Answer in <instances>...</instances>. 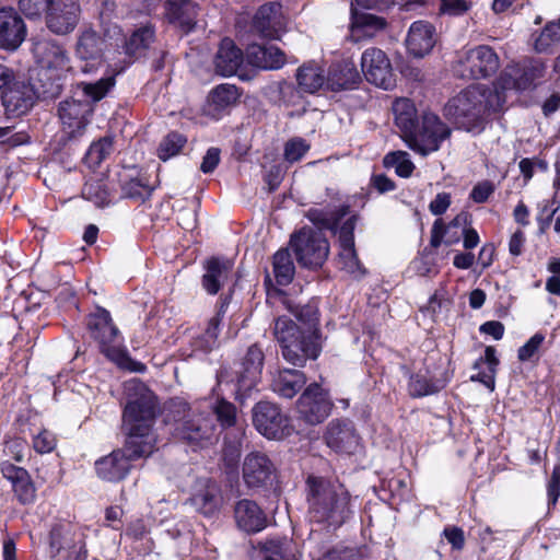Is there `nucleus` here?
Here are the masks:
<instances>
[{
    "label": "nucleus",
    "instance_id": "c756f323",
    "mask_svg": "<svg viewBox=\"0 0 560 560\" xmlns=\"http://www.w3.org/2000/svg\"><path fill=\"white\" fill-rule=\"evenodd\" d=\"M203 268L202 288L208 294L214 295L229 280L233 270V261L229 258L213 256L203 262Z\"/></svg>",
    "mask_w": 560,
    "mask_h": 560
},
{
    "label": "nucleus",
    "instance_id": "dca6fc26",
    "mask_svg": "<svg viewBox=\"0 0 560 560\" xmlns=\"http://www.w3.org/2000/svg\"><path fill=\"white\" fill-rule=\"evenodd\" d=\"M361 68L365 79L384 90L395 84L393 68L386 54L380 48H369L361 57Z\"/></svg>",
    "mask_w": 560,
    "mask_h": 560
},
{
    "label": "nucleus",
    "instance_id": "f03ea898",
    "mask_svg": "<svg viewBox=\"0 0 560 560\" xmlns=\"http://www.w3.org/2000/svg\"><path fill=\"white\" fill-rule=\"evenodd\" d=\"M305 486L313 522L339 528L353 514L351 494L339 479L310 475Z\"/></svg>",
    "mask_w": 560,
    "mask_h": 560
},
{
    "label": "nucleus",
    "instance_id": "7c9ffc66",
    "mask_svg": "<svg viewBox=\"0 0 560 560\" xmlns=\"http://www.w3.org/2000/svg\"><path fill=\"white\" fill-rule=\"evenodd\" d=\"M361 81L355 63L343 59L329 67L327 73V88L334 92L354 89Z\"/></svg>",
    "mask_w": 560,
    "mask_h": 560
},
{
    "label": "nucleus",
    "instance_id": "09e8293b",
    "mask_svg": "<svg viewBox=\"0 0 560 560\" xmlns=\"http://www.w3.org/2000/svg\"><path fill=\"white\" fill-rule=\"evenodd\" d=\"M186 142L187 139L185 136L177 131H172L167 133L160 142L158 148V156L162 161H167L168 159L177 155Z\"/></svg>",
    "mask_w": 560,
    "mask_h": 560
},
{
    "label": "nucleus",
    "instance_id": "603ef678",
    "mask_svg": "<svg viewBox=\"0 0 560 560\" xmlns=\"http://www.w3.org/2000/svg\"><path fill=\"white\" fill-rule=\"evenodd\" d=\"M213 412L223 429H229L236 425L237 409L234 404L228 401L224 398H220L213 406Z\"/></svg>",
    "mask_w": 560,
    "mask_h": 560
},
{
    "label": "nucleus",
    "instance_id": "a878e982",
    "mask_svg": "<svg viewBox=\"0 0 560 560\" xmlns=\"http://www.w3.org/2000/svg\"><path fill=\"white\" fill-rule=\"evenodd\" d=\"M26 26L13 9L0 10V48L14 50L25 39Z\"/></svg>",
    "mask_w": 560,
    "mask_h": 560
},
{
    "label": "nucleus",
    "instance_id": "e433bc0d",
    "mask_svg": "<svg viewBox=\"0 0 560 560\" xmlns=\"http://www.w3.org/2000/svg\"><path fill=\"white\" fill-rule=\"evenodd\" d=\"M306 377L300 370L283 369L273 377L271 387L275 393L283 398H293L305 385Z\"/></svg>",
    "mask_w": 560,
    "mask_h": 560
},
{
    "label": "nucleus",
    "instance_id": "680f3d73",
    "mask_svg": "<svg viewBox=\"0 0 560 560\" xmlns=\"http://www.w3.org/2000/svg\"><path fill=\"white\" fill-rule=\"evenodd\" d=\"M471 8V2L466 0H441L440 12L450 16H462Z\"/></svg>",
    "mask_w": 560,
    "mask_h": 560
},
{
    "label": "nucleus",
    "instance_id": "ddd939ff",
    "mask_svg": "<svg viewBox=\"0 0 560 560\" xmlns=\"http://www.w3.org/2000/svg\"><path fill=\"white\" fill-rule=\"evenodd\" d=\"M332 404L328 394L317 384H310L296 402V410L307 424L322 423L330 413Z\"/></svg>",
    "mask_w": 560,
    "mask_h": 560
},
{
    "label": "nucleus",
    "instance_id": "39448f33",
    "mask_svg": "<svg viewBox=\"0 0 560 560\" xmlns=\"http://www.w3.org/2000/svg\"><path fill=\"white\" fill-rule=\"evenodd\" d=\"M264 363L265 353L257 343H254L232 365L220 366L217 372L218 383L232 386L235 399L242 404L259 383Z\"/></svg>",
    "mask_w": 560,
    "mask_h": 560
},
{
    "label": "nucleus",
    "instance_id": "1a4fd4ad",
    "mask_svg": "<svg viewBox=\"0 0 560 560\" xmlns=\"http://www.w3.org/2000/svg\"><path fill=\"white\" fill-rule=\"evenodd\" d=\"M451 133L452 129L438 115L424 113L406 143L409 149L425 156L438 151Z\"/></svg>",
    "mask_w": 560,
    "mask_h": 560
},
{
    "label": "nucleus",
    "instance_id": "5fc2aeb1",
    "mask_svg": "<svg viewBox=\"0 0 560 560\" xmlns=\"http://www.w3.org/2000/svg\"><path fill=\"white\" fill-rule=\"evenodd\" d=\"M113 151L112 138L104 137L90 145L85 159L93 166L100 165Z\"/></svg>",
    "mask_w": 560,
    "mask_h": 560
},
{
    "label": "nucleus",
    "instance_id": "37998d69",
    "mask_svg": "<svg viewBox=\"0 0 560 560\" xmlns=\"http://www.w3.org/2000/svg\"><path fill=\"white\" fill-rule=\"evenodd\" d=\"M115 85V78L107 75L95 82H80L73 92L74 96H83V101H89L91 106L104 98L110 89Z\"/></svg>",
    "mask_w": 560,
    "mask_h": 560
},
{
    "label": "nucleus",
    "instance_id": "69168bd1",
    "mask_svg": "<svg viewBox=\"0 0 560 560\" xmlns=\"http://www.w3.org/2000/svg\"><path fill=\"white\" fill-rule=\"evenodd\" d=\"M495 186L490 180H482L477 183L471 191H470V198L477 202V203H483L486 202L489 197L494 192Z\"/></svg>",
    "mask_w": 560,
    "mask_h": 560
},
{
    "label": "nucleus",
    "instance_id": "4d7b16f0",
    "mask_svg": "<svg viewBox=\"0 0 560 560\" xmlns=\"http://www.w3.org/2000/svg\"><path fill=\"white\" fill-rule=\"evenodd\" d=\"M363 557L362 548L337 545L327 550L320 560H362Z\"/></svg>",
    "mask_w": 560,
    "mask_h": 560
},
{
    "label": "nucleus",
    "instance_id": "6e6d98bb",
    "mask_svg": "<svg viewBox=\"0 0 560 560\" xmlns=\"http://www.w3.org/2000/svg\"><path fill=\"white\" fill-rule=\"evenodd\" d=\"M310 148L305 139L301 137L291 138L284 144L283 159L290 164L299 162L308 152Z\"/></svg>",
    "mask_w": 560,
    "mask_h": 560
},
{
    "label": "nucleus",
    "instance_id": "de8ad7c7",
    "mask_svg": "<svg viewBox=\"0 0 560 560\" xmlns=\"http://www.w3.org/2000/svg\"><path fill=\"white\" fill-rule=\"evenodd\" d=\"M289 308L298 320L304 325V327H302L303 330H314L315 334L319 335L318 306L316 302H308L304 305H298L294 308L289 306Z\"/></svg>",
    "mask_w": 560,
    "mask_h": 560
},
{
    "label": "nucleus",
    "instance_id": "423d86ee",
    "mask_svg": "<svg viewBox=\"0 0 560 560\" xmlns=\"http://www.w3.org/2000/svg\"><path fill=\"white\" fill-rule=\"evenodd\" d=\"M86 327L91 338L97 342L100 351L119 368L132 372H144L145 365L133 361L128 352L121 348L119 342V329L113 323L110 313L97 307L96 311L88 316Z\"/></svg>",
    "mask_w": 560,
    "mask_h": 560
},
{
    "label": "nucleus",
    "instance_id": "4be33fe9",
    "mask_svg": "<svg viewBox=\"0 0 560 560\" xmlns=\"http://www.w3.org/2000/svg\"><path fill=\"white\" fill-rule=\"evenodd\" d=\"M85 538V533L79 525L70 522H59L51 526L48 535L49 557L56 558L65 550L72 549Z\"/></svg>",
    "mask_w": 560,
    "mask_h": 560
},
{
    "label": "nucleus",
    "instance_id": "cd10ccee",
    "mask_svg": "<svg viewBox=\"0 0 560 560\" xmlns=\"http://www.w3.org/2000/svg\"><path fill=\"white\" fill-rule=\"evenodd\" d=\"M155 43V30L151 24L138 26L126 35L122 52L132 60L148 57Z\"/></svg>",
    "mask_w": 560,
    "mask_h": 560
},
{
    "label": "nucleus",
    "instance_id": "4468645a",
    "mask_svg": "<svg viewBox=\"0 0 560 560\" xmlns=\"http://www.w3.org/2000/svg\"><path fill=\"white\" fill-rule=\"evenodd\" d=\"M81 15L79 0H50L46 11V26L56 35L72 33Z\"/></svg>",
    "mask_w": 560,
    "mask_h": 560
},
{
    "label": "nucleus",
    "instance_id": "774afa93",
    "mask_svg": "<svg viewBox=\"0 0 560 560\" xmlns=\"http://www.w3.org/2000/svg\"><path fill=\"white\" fill-rule=\"evenodd\" d=\"M56 560H88V549L85 538L80 541V544H75L72 549L65 550Z\"/></svg>",
    "mask_w": 560,
    "mask_h": 560
},
{
    "label": "nucleus",
    "instance_id": "0eeeda50",
    "mask_svg": "<svg viewBox=\"0 0 560 560\" xmlns=\"http://www.w3.org/2000/svg\"><path fill=\"white\" fill-rule=\"evenodd\" d=\"M298 264L307 269L320 268L329 255V242L326 236L313 228L304 226L294 232L289 242Z\"/></svg>",
    "mask_w": 560,
    "mask_h": 560
},
{
    "label": "nucleus",
    "instance_id": "7ed1b4c3",
    "mask_svg": "<svg viewBox=\"0 0 560 560\" xmlns=\"http://www.w3.org/2000/svg\"><path fill=\"white\" fill-rule=\"evenodd\" d=\"M502 100L498 95L485 93V85H470L448 100L444 106V116L456 128L481 133L491 114L500 112Z\"/></svg>",
    "mask_w": 560,
    "mask_h": 560
},
{
    "label": "nucleus",
    "instance_id": "0e129e2a",
    "mask_svg": "<svg viewBox=\"0 0 560 560\" xmlns=\"http://www.w3.org/2000/svg\"><path fill=\"white\" fill-rule=\"evenodd\" d=\"M50 0H19L18 5L20 11L30 19L40 16V13L46 10Z\"/></svg>",
    "mask_w": 560,
    "mask_h": 560
},
{
    "label": "nucleus",
    "instance_id": "5701e85b",
    "mask_svg": "<svg viewBox=\"0 0 560 560\" xmlns=\"http://www.w3.org/2000/svg\"><path fill=\"white\" fill-rule=\"evenodd\" d=\"M359 220V214H348L338 224L337 233L338 242L341 248L340 258L345 261V268L349 272H355L361 268L355 248H354V230Z\"/></svg>",
    "mask_w": 560,
    "mask_h": 560
},
{
    "label": "nucleus",
    "instance_id": "412c9836",
    "mask_svg": "<svg viewBox=\"0 0 560 560\" xmlns=\"http://www.w3.org/2000/svg\"><path fill=\"white\" fill-rule=\"evenodd\" d=\"M435 26L423 20L411 23L407 38L406 47L410 55L416 58H423L430 54L438 42Z\"/></svg>",
    "mask_w": 560,
    "mask_h": 560
},
{
    "label": "nucleus",
    "instance_id": "aec40b11",
    "mask_svg": "<svg viewBox=\"0 0 560 560\" xmlns=\"http://www.w3.org/2000/svg\"><path fill=\"white\" fill-rule=\"evenodd\" d=\"M284 27L282 5L279 2L262 4L253 18V30L265 38L278 39Z\"/></svg>",
    "mask_w": 560,
    "mask_h": 560
},
{
    "label": "nucleus",
    "instance_id": "3c124183",
    "mask_svg": "<svg viewBox=\"0 0 560 560\" xmlns=\"http://www.w3.org/2000/svg\"><path fill=\"white\" fill-rule=\"evenodd\" d=\"M386 166H395V172L398 176L407 178L411 176L415 165L409 159V154L404 151L389 152L384 158Z\"/></svg>",
    "mask_w": 560,
    "mask_h": 560
},
{
    "label": "nucleus",
    "instance_id": "f257e3e1",
    "mask_svg": "<svg viewBox=\"0 0 560 560\" xmlns=\"http://www.w3.org/2000/svg\"><path fill=\"white\" fill-rule=\"evenodd\" d=\"M133 389L136 397L128 400L122 413L124 447L95 462L96 474L105 481H121L130 472L132 460L148 457L155 450L152 427L158 412L156 396L141 382L135 383Z\"/></svg>",
    "mask_w": 560,
    "mask_h": 560
},
{
    "label": "nucleus",
    "instance_id": "20e7f679",
    "mask_svg": "<svg viewBox=\"0 0 560 560\" xmlns=\"http://www.w3.org/2000/svg\"><path fill=\"white\" fill-rule=\"evenodd\" d=\"M273 336L283 359L292 365L304 366L307 360H315L320 353L319 335L303 330L287 316L275 320Z\"/></svg>",
    "mask_w": 560,
    "mask_h": 560
},
{
    "label": "nucleus",
    "instance_id": "c85d7f7f",
    "mask_svg": "<svg viewBox=\"0 0 560 560\" xmlns=\"http://www.w3.org/2000/svg\"><path fill=\"white\" fill-rule=\"evenodd\" d=\"M234 518L237 527L247 534H256L267 526L265 512L255 501L248 499L236 502Z\"/></svg>",
    "mask_w": 560,
    "mask_h": 560
},
{
    "label": "nucleus",
    "instance_id": "a18cd8bd",
    "mask_svg": "<svg viewBox=\"0 0 560 560\" xmlns=\"http://www.w3.org/2000/svg\"><path fill=\"white\" fill-rule=\"evenodd\" d=\"M272 270L279 285L285 287L293 281L295 266L288 248H281L273 255Z\"/></svg>",
    "mask_w": 560,
    "mask_h": 560
},
{
    "label": "nucleus",
    "instance_id": "6ab92c4d",
    "mask_svg": "<svg viewBox=\"0 0 560 560\" xmlns=\"http://www.w3.org/2000/svg\"><path fill=\"white\" fill-rule=\"evenodd\" d=\"M325 441L328 447L342 454H354L360 446V438L352 421L348 419H337L329 422Z\"/></svg>",
    "mask_w": 560,
    "mask_h": 560
},
{
    "label": "nucleus",
    "instance_id": "4c0bfd02",
    "mask_svg": "<svg viewBox=\"0 0 560 560\" xmlns=\"http://www.w3.org/2000/svg\"><path fill=\"white\" fill-rule=\"evenodd\" d=\"M37 50L42 55V66L39 68H49L59 73L71 69L67 50L55 40L39 44Z\"/></svg>",
    "mask_w": 560,
    "mask_h": 560
},
{
    "label": "nucleus",
    "instance_id": "8fccbe9b",
    "mask_svg": "<svg viewBox=\"0 0 560 560\" xmlns=\"http://www.w3.org/2000/svg\"><path fill=\"white\" fill-rule=\"evenodd\" d=\"M442 387V385L421 374H412L408 384V390L411 397L432 395L439 393Z\"/></svg>",
    "mask_w": 560,
    "mask_h": 560
},
{
    "label": "nucleus",
    "instance_id": "ea45409f",
    "mask_svg": "<svg viewBox=\"0 0 560 560\" xmlns=\"http://www.w3.org/2000/svg\"><path fill=\"white\" fill-rule=\"evenodd\" d=\"M296 82L299 90L304 93L314 94L327 84V75L324 69L314 62L304 63L296 70Z\"/></svg>",
    "mask_w": 560,
    "mask_h": 560
},
{
    "label": "nucleus",
    "instance_id": "b1692460",
    "mask_svg": "<svg viewBox=\"0 0 560 560\" xmlns=\"http://www.w3.org/2000/svg\"><path fill=\"white\" fill-rule=\"evenodd\" d=\"M0 471L8 481H10L13 492L21 504H31L35 501L36 489L28 471L13 465L9 460L0 464Z\"/></svg>",
    "mask_w": 560,
    "mask_h": 560
},
{
    "label": "nucleus",
    "instance_id": "bf43d9fd",
    "mask_svg": "<svg viewBox=\"0 0 560 560\" xmlns=\"http://www.w3.org/2000/svg\"><path fill=\"white\" fill-rule=\"evenodd\" d=\"M27 448V443L22 438H9L3 443V453L18 463L24 460V452Z\"/></svg>",
    "mask_w": 560,
    "mask_h": 560
},
{
    "label": "nucleus",
    "instance_id": "49530a36",
    "mask_svg": "<svg viewBox=\"0 0 560 560\" xmlns=\"http://www.w3.org/2000/svg\"><path fill=\"white\" fill-rule=\"evenodd\" d=\"M518 72L520 69L517 68L505 69L493 82L492 86L485 85L486 94H495L502 100L500 104V112L504 109L506 103V92L512 90L517 91L516 74H518Z\"/></svg>",
    "mask_w": 560,
    "mask_h": 560
},
{
    "label": "nucleus",
    "instance_id": "bb28decb",
    "mask_svg": "<svg viewBox=\"0 0 560 560\" xmlns=\"http://www.w3.org/2000/svg\"><path fill=\"white\" fill-rule=\"evenodd\" d=\"M117 176L122 197L144 201L151 196L149 179L137 166H124Z\"/></svg>",
    "mask_w": 560,
    "mask_h": 560
},
{
    "label": "nucleus",
    "instance_id": "13d9d810",
    "mask_svg": "<svg viewBox=\"0 0 560 560\" xmlns=\"http://www.w3.org/2000/svg\"><path fill=\"white\" fill-rule=\"evenodd\" d=\"M101 36L106 48L107 46L122 48L124 39L126 38L122 28L118 24L110 22L103 23Z\"/></svg>",
    "mask_w": 560,
    "mask_h": 560
},
{
    "label": "nucleus",
    "instance_id": "864d4df0",
    "mask_svg": "<svg viewBox=\"0 0 560 560\" xmlns=\"http://www.w3.org/2000/svg\"><path fill=\"white\" fill-rule=\"evenodd\" d=\"M560 42V20L549 22L542 28L540 35L535 40V49L538 52H546L553 45Z\"/></svg>",
    "mask_w": 560,
    "mask_h": 560
},
{
    "label": "nucleus",
    "instance_id": "c9c22d12",
    "mask_svg": "<svg viewBox=\"0 0 560 560\" xmlns=\"http://www.w3.org/2000/svg\"><path fill=\"white\" fill-rule=\"evenodd\" d=\"M393 113L395 124L401 132V138L407 142L420 121L416 106L409 98H398L393 103Z\"/></svg>",
    "mask_w": 560,
    "mask_h": 560
},
{
    "label": "nucleus",
    "instance_id": "2eb2a0df",
    "mask_svg": "<svg viewBox=\"0 0 560 560\" xmlns=\"http://www.w3.org/2000/svg\"><path fill=\"white\" fill-rule=\"evenodd\" d=\"M242 477L250 489L269 488L276 479V466L265 453L254 451L244 458Z\"/></svg>",
    "mask_w": 560,
    "mask_h": 560
},
{
    "label": "nucleus",
    "instance_id": "72a5a7b5",
    "mask_svg": "<svg viewBox=\"0 0 560 560\" xmlns=\"http://www.w3.org/2000/svg\"><path fill=\"white\" fill-rule=\"evenodd\" d=\"M1 98L5 110L16 116L26 114L36 102L34 91L23 82L10 85L3 91Z\"/></svg>",
    "mask_w": 560,
    "mask_h": 560
},
{
    "label": "nucleus",
    "instance_id": "c03bdc74",
    "mask_svg": "<svg viewBox=\"0 0 560 560\" xmlns=\"http://www.w3.org/2000/svg\"><path fill=\"white\" fill-rule=\"evenodd\" d=\"M261 560H296L295 546L288 538H271L261 545Z\"/></svg>",
    "mask_w": 560,
    "mask_h": 560
},
{
    "label": "nucleus",
    "instance_id": "a19ab883",
    "mask_svg": "<svg viewBox=\"0 0 560 560\" xmlns=\"http://www.w3.org/2000/svg\"><path fill=\"white\" fill-rule=\"evenodd\" d=\"M351 26L353 34L372 38L387 27V21L383 16L352 9Z\"/></svg>",
    "mask_w": 560,
    "mask_h": 560
},
{
    "label": "nucleus",
    "instance_id": "473e14b6",
    "mask_svg": "<svg viewBox=\"0 0 560 560\" xmlns=\"http://www.w3.org/2000/svg\"><path fill=\"white\" fill-rule=\"evenodd\" d=\"M245 58L249 65L264 70H278L285 63L284 52L273 45H248Z\"/></svg>",
    "mask_w": 560,
    "mask_h": 560
},
{
    "label": "nucleus",
    "instance_id": "f704fd0d",
    "mask_svg": "<svg viewBox=\"0 0 560 560\" xmlns=\"http://www.w3.org/2000/svg\"><path fill=\"white\" fill-rule=\"evenodd\" d=\"M243 51L230 38H223L214 56V71L221 77L236 74L244 61Z\"/></svg>",
    "mask_w": 560,
    "mask_h": 560
},
{
    "label": "nucleus",
    "instance_id": "338daca9",
    "mask_svg": "<svg viewBox=\"0 0 560 560\" xmlns=\"http://www.w3.org/2000/svg\"><path fill=\"white\" fill-rule=\"evenodd\" d=\"M548 505H556L560 497V467L555 466L547 485Z\"/></svg>",
    "mask_w": 560,
    "mask_h": 560
},
{
    "label": "nucleus",
    "instance_id": "052dcab7",
    "mask_svg": "<svg viewBox=\"0 0 560 560\" xmlns=\"http://www.w3.org/2000/svg\"><path fill=\"white\" fill-rule=\"evenodd\" d=\"M56 436L52 432L44 429L33 439V447L39 454L50 453L56 447Z\"/></svg>",
    "mask_w": 560,
    "mask_h": 560
},
{
    "label": "nucleus",
    "instance_id": "9b49d317",
    "mask_svg": "<svg viewBox=\"0 0 560 560\" xmlns=\"http://www.w3.org/2000/svg\"><path fill=\"white\" fill-rule=\"evenodd\" d=\"M252 413L254 427L269 440H282L292 432L289 417L273 402L259 401L253 407Z\"/></svg>",
    "mask_w": 560,
    "mask_h": 560
},
{
    "label": "nucleus",
    "instance_id": "f3484780",
    "mask_svg": "<svg viewBox=\"0 0 560 560\" xmlns=\"http://www.w3.org/2000/svg\"><path fill=\"white\" fill-rule=\"evenodd\" d=\"M92 113L93 106H91L89 101H82L74 96L59 104L58 115L69 139H73L84 132Z\"/></svg>",
    "mask_w": 560,
    "mask_h": 560
},
{
    "label": "nucleus",
    "instance_id": "f8f14e48",
    "mask_svg": "<svg viewBox=\"0 0 560 560\" xmlns=\"http://www.w3.org/2000/svg\"><path fill=\"white\" fill-rule=\"evenodd\" d=\"M500 68L497 52L487 45H479L465 54L460 61V77L465 79H487Z\"/></svg>",
    "mask_w": 560,
    "mask_h": 560
},
{
    "label": "nucleus",
    "instance_id": "79ce46f5",
    "mask_svg": "<svg viewBox=\"0 0 560 560\" xmlns=\"http://www.w3.org/2000/svg\"><path fill=\"white\" fill-rule=\"evenodd\" d=\"M167 18L171 23L188 33L196 25L197 5L189 0L171 2L167 8Z\"/></svg>",
    "mask_w": 560,
    "mask_h": 560
},
{
    "label": "nucleus",
    "instance_id": "6e6552de",
    "mask_svg": "<svg viewBox=\"0 0 560 560\" xmlns=\"http://www.w3.org/2000/svg\"><path fill=\"white\" fill-rule=\"evenodd\" d=\"M171 415L174 421L175 439L197 446H203L210 442L214 431L212 423L200 416H192L187 402L173 404Z\"/></svg>",
    "mask_w": 560,
    "mask_h": 560
},
{
    "label": "nucleus",
    "instance_id": "393cba45",
    "mask_svg": "<svg viewBox=\"0 0 560 560\" xmlns=\"http://www.w3.org/2000/svg\"><path fill=\"white\" fill-rule=\"evenodd\" d=\"M240 96L241 92L236 85L219 84L208 94L205 114L214 120H219L237 103Z\"/></svg>",
    "mask_w": 560,
    "mask_h": 560
},
{
    "label": "nucleus",
    "instance_id": "e2e57ef3",
    "mask_svg": "<svg viewBox=\"0 0 560 560\" xmlns=\"http://www.w3.org/2000/svg\"><path fill=\"white\" fill-rule=\"evenodd\" d=\"M544 340L545 336L540 332H537L530 337L526 343L518 349V360L522 362L529 361L537 353Z\"/></svg>",
    "mask_w": 560,
    "mask_h": 560
},
{
    "label": "nucleus",
    "instance_id": "a211bd4d",
    "mask_svg": "<svg viewBox=\"0 0 560 560\" xmlns=\"http://www.w3.org/2000/svg\"><path fill=\"white\" fill-rule=\"evenodd\" d=\"M222 493L219 485L211 479H199L192 487L187 503L205 517H214L222 508Z\"/></svg>",
    "mask_w": 560,
    "mask_h": 560
},
{
    "label": "nucleus",
    "instance_id": "2f4dec72",
    "mask_svg": "<svg viewBox=\"0 0 560 560\" xmlns=\"http://www.w3.org/2000/svg\"><path fill=\"white\" fill-rule=\"evenodd\" d=\"M32 80L28 85L34 91L35 100L49 101L57 98L62 93V73L55 72L49 68H38Z\"/></svg>",
    "mask_w": 560,
    "mask_h": 560
},
{
    "label": "nucleus",
    "instance_id": "58836bf2",
    "mask_svg": "<svg viewBox=\"0 0 560 560\" xmlns=\"http://www.w3.org/2000/svg\"><path fill=\"white\" fill-rule=\"evenodd\" d=\"M350 213L349 205H341L332 210H324L311 208L307 210L305 217L314 225L318 228L317 231L328 230L331 233H337L338 224Z\"/></svg>",
    "mask_w": 560,
    "mask_h": 560
},
{
    "label": "nucleus",
    "instance_id": "9d476101",
    "mask_svg": "<svg viewBox=\"0 0 560 560\" xmlns=\"http://www.w3.org/2000/svg\"><path fill=\"white\" fill-rule=\"evenodd\" d=\"M105 50L101 34L92 26L82 27L74 44V57L81 61L80 72L83 74L96 73L104 66Z\"/></svg>",
    "mask_w": 560,
    "mask_h": 560
}]
</instances>
